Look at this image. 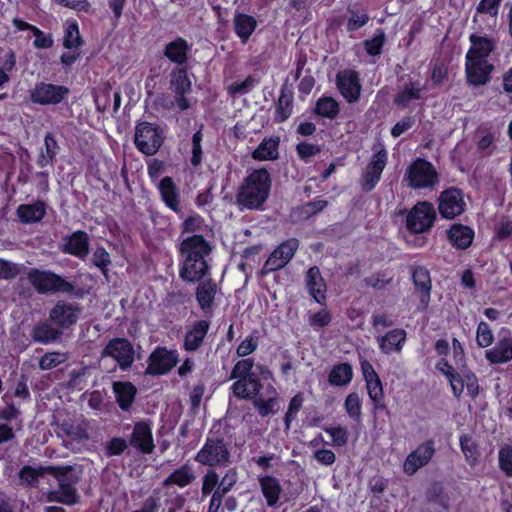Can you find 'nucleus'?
I'll use <instances>...</instances> for the list:
<instances>
[{"label": "nucleus", "instance_id": "1", "mask_svg": "<svg viewBox=\"0 0 512 512\" xmlns=\"http://www.w3.org/2000/svg\"><path fill=\"white\" fill-rule=\"evenodd\" d=\"M211 243L202 234L187 236L177 247L179 277L187 283L200 282L211 275Z\"/></svg>", "mask_w": 512, "mask_h": 512}, {"label": "nucleus", "instance_id": "2", "mask_svg": "<svg viewBox=\"0 0 512 512\" xmlns=\"http://www.w3.org/2000/svg\"><path fill=\"white\" fill-rule=\"evenodd\" d=\"M272 186L271 175L266 168L254 169L239 185L236 204L243 210H263Z\"/></svg>", "mask_w": 512, "mask_h": 512}, {"label": "nucleus", "instance_id": "3", "mask_svg": "<svg viewBox=\"0 0 512 512\" xmlns=\"http://www.w3.org/2000/svg\"><path fill=\"white\" fill-rule=\"evenodd\" d=\"M47 471L48 475H51L57 481L58 488L46 493V501L66 506L78 504L81 496L78 493L77 485L81 480V471L72 465L53 466Z\"/></svg>", "mask_w": 512, "mask_h": 512}, {"label": "nucleus", "instance_id": "4", "mask_svg": "<svg viewBox=\"0 0 512 512\" xmlns=\"http://www.w3.org/2000/svg\"><path fill=\"white\" fill-rule=\"evenodd\" d=\"M254 365L253 358L245 357L234 364L229 378L235 380L231 390L236 398L251 399L262 390L261 379L253 372Z\"/></svg>", "mask_w": 512, "mask_h": 512}, {"label": "nucleus", "instance_id": "5", "mask_svg": "<svg viewBox=\"0 0 512 512\" xmlns=\"http://www.w3.org/2000/svg\"><path fill=\"white\" fill-rule=\"evenodd\" d=\"M194 460L210 468L228 466L231 463V451L224 436L218 433L209 434Z\"/></svg>", "mask_w": 512, "mask_h": 512}, {"label": "nucleus", "instance_id": "6", "mask_svg": "<svg viewBox=\"0 0 512 512\" xmlns=\"http://www.w3.org/2000/svg\"><path fill=\"white\" fill-rule=\"evenodd\" d=\"M27 279L39 294H75V285L52 270L32 268Z\"/></svg>", "mask_w": 512, "mask_h": 512}, {"label": "nucleus", "instance_id": "7", "mask_svg": "<svg viewBox=\"0 0 512 512\" xmlns=\"http://www.w3.org/2000/svg\"><path fill=\"white\" fill-rule=\"evenodd\" d=\"M404 180L413 190L433 189L439 182V174L430 161L417 157L406 168Z\"/></svg>", "mask_w": 512, "mask_h": 512}, {"label": "nucleus", "instance_id": "8", "mask_svg": "<svg viewBox=\"0 0 512 512\" xmlns=\"http://www.w3.org/2000/svg\"><path fill=\"white\" fill-rule=\"evenodd\" d=\"M164 140V131L158 124L147 121L136 124L134 145L140 153L146 156L155 155L162 147Z\"/></svg>", "mask_w": 512, "mask_h": 512}, {"label": "nucleus", "instance_id": "9", "mask_svg": "<svg viewBox=\"0 0 512 512\" xmlns=\"http://www.w3.org/2000/svg\"><path fill=\"white\" fill-rule=\"evenodd\" d=\"M388 162V151L384 145L373 147V155L367 164L360 178V186L362 191H372L381 180L382 172Z\"/></svg>", "mask_w": 512, "mask_h": 512}, {"label": "nucleus", "instance_id": "10", "mask_svg": "<svg viewBox=\"0 0 512 512\" xmlns=\"http://www.w3.org/2000/svg\"><path fill=\"white\" fill-rule=\"evenodd\" d=\"M179 362V353L166 346H156L147 359L145 374L162 376L168 374Z\"/></svg>", "mask_w": 512, "mask_h": 512}, {"label": "nucleus", "instance_id": "11", "mask_svg": "<svg viewBox=\"0 0 512 512\" xmlns=\"http://www.w3.org/2000/svg\"><path fill=\"white\" fill-rule=\"evenodd\" d=\"M70 94V89L64 85L47 82H37L30 91V100L34 104L48 106L62 103Z\"/></svg>", "mask_w": 512, "mask_h": 512}, {"label": "nucleus", "instance_id": "12", "mask_svg": "<svg viewBox=\"0 0 512 512\" xmlns=\"http://www.w3.org/2000/svg\"><path fill=\"white\" fill-rule=\"evenodd\" d=\"M82 308L78 303L57 301L50 309L48 320L60 331L72 328L78 322Z\"/></svg>", "mask_w": 512, "mask_h": 512}, {"label": "nucleus", "instance_id": "13", "mask_svg": "<svg viewBox=\"0 0 512 512\" xmlns=\"http://www.w3.org/2000/svg\"><path fill=\"white\" fill-rule=\"evenodd\" d=\"M435 219L434 206L427 201L418 202L406 217V228L411 233H423L433 226Z\"/></svg>", "mask_w": 512, "mask_h": 512}, {"label": "nucleus", "instance_id": "14", "mask_svg": "<svg viewBox=\"0 0 512 512\" xmlns=\"http://www.w3.org/2000/svg\"><path fill=\"white\" fill-rule=\"evenodd\" d=\"M411 281L414 293L418 296V312H425L431 301L432 280L430 271L423 265L410 266Z\"/></svg>", "mask_w": 512, "mask_h": 512}, {"label": "nucleus", "instance_id": "15", "mask_svg": "<svg viewBox=\"0 0 512 512\" xmlns=\"http://www.w3.org/2000/svg\"><path fill=\"white\" fill-rule=\"evenodd\" d=\"M436 453L435 441L429 438L412 450L402 464V470L407 476H413L417 471L427 466Z\"/></svg>", "mask_w": 512, "mask_h": 512}, {"label": "nucleus", "instance_id": "16", "mask_svg": "<svg viewBox=\"0 0 512 512\" xmlns=\"http://www.w3.org/2000/svg\"><path fill=\"white\" fill-rule=\"evenodd\" d=\"M170 88L174 93L175 106L180 111H186L191 107L186 97L192 92V81L188 75L187 67H175L170 73Z\"/></svg>", "mask_w": 512, "mask_h": 512}, {"label": "nucleus", "instance_id": "17", "mask_svg": "<svg viewBox=\"0 0 512 512\" xmlns=\"http://www.w3.org/2000/svg\"><path fill=\"white\" fill-rule=\"evenodd\" d=\"M299 245L297 238H289L281 242L266 259L263 273L268 274L284 268L293 259Z\"/></svg>", "mask_w": 512, "mask_h": 512}, {"label": "nucleus", "instance_id": "18", "mask_svg": "<svg viewBox=\"0 0 512 512\" xmlns=\"http://www.w3.org/2000/svg\"><path fill=\"white\" fill-rule=\"evenodd\" d=\"M102 357H111L117 361L122 371H127L135 360V350L126 338L111 339L102 350Z\"/></svg>", "mask_w": 512, "mask_h": 512}, {"label": "nucleus", "instance_id": "19", "mask_svg": "<svg viewBox=\"0 0 512 512\" xmlns=\"http://www.w3.org/2000/svg\"><path fill=\"white\" fill-rule=\"evenodd\" d=\"M466 209L463 191L456 187L444 189L438 198V211L444 219H454Z\"/></svg>", "mask_w": 512, "mask_h": 512}, {"label": "nucleus", "instance_id": "20", "mask_svg": "<svg viewBox=\"0 0 512 512\" xmlns=\"http://www.w3.org/2000/svg\"><path fill=\"white\" fill-rule=\"evenodd\" d=\"M452 393L456 399H460L464 388L467 390V395L472 399H476L479 395V381L474 372L465 368L461 372H449L447 377Z\"/></svg>", "mask_w": 512, "mask_h": 512}, {"label": "nucleus", "instance_id": "21", "mask_svg": "<svg viewBox=\"0 0 512 512\" xmlns=\"http://www.w3.org/2000/svg\"><path fill=\"white\" fill-rule=\"evenodd\" d=\"M485 359L491 365L512 361V330L510 328H500L496 344L485 351Z\"/></svg>", "mask_w": 512, "mask_h": 512}, {"label": "nucleus", "instance_id": "22", "mask_svg": "<svg viewBox=\"0 0 512 512\" xmlns=\"http://www.w3.org/2000/svg\"><path fill=\"white\" fill-rule=\"evenodd\" d=\"M336 86L347 103L359 101L362 91L359 73L354 69H345L336 74Z\"/></svg>", "mask_w": 512, "mask_h": 512}, {"label": "nucleus", "instance_id": "23", "mask_svg": "<svg viewBox=\"0 0 512 512\" xmlns=\"http://www.w3.org/2000/svg\"><path fill=\"white\" fill-rule=\"evenodd\" d=\"M128 445L136 451L148 455L155 449L152 425L149 421L141 420L134 424L130 434Z\"/></svg>", "mask_w": 512, "mask_h": 512}, {"label": "nucleus", "instance_id": "24", "mask_svg": "<svg viewBox=\"0 0 512 512\" xmlns=\"http://www.w3.org/2000/svg\"><path fill=\"white\" fill-rule=\"evenodd\" d=\"M59 249L63 254L84 260L90 250L89 234L84 230H76L62 238Z\"/></svg>", "mask_w": 512, "mask_h": 512}, {"label": "nucleus", "instance_id": "25", "mask_svg": "<svg viewBox=\"0 0 512 512\" xmlns=\"http://www.w3.org/2000/svg\"><path fill=\"white\" fill-rule=\"evenodd\" d=\"M494 65L488 60L465 58L467 83L472 86H483L490 82Z\"/></svg>", "mask_w": 512, "mask_h": 512}, {"label": "nucleus", "instance_id": "26", "mask_svg": "<svg viewBox=\"0 0 512 512\" xmlns=\"http://www.w3.org/2000/svg\"><path fill=\"white\" fill-rule=\"evenodd\" d=\"M161 200L167 208L182 216L180 192L174 180L170 176L163 177L157 184Z\"/></svg>", "mask_w": 512, "mask_h": 512}, {"label": "nucleus", "instance_id": "27", "mask_svg": "<svg viewBox=\"0 0 512 512\" xmlns=\"http://www.w3.org/2000/svg\"><path fill=\"white\" fill-rule=\"evenodd\" d=\"M209 328L210 322L208 320L201 319L194 321L184 335L183 349L186 352L197 351L203 345Z\"/></svg>", "mask_w": 512, "mask_h": 512}, {"label": "nucleus", "instance_id": "28", "mask_svg": "<svg viewBox=\"0 0 512 512\" xmlns=\"http://www.w3.org/2000/svg\"><path fill=\"white\" fill-rule=\"evenodd\" d=\"M306 287L310 296L320 305L326 304L327 285L317 266L310 267L305 275Z\"/></svg>", "mask_w": 512, "mask_h": 512}, {"label": "nucleus", "instance_id": "29", "mask_svg": "<svg viewBox=\"0 0 512 512\" xmlns=\"http://www.w3.org/2000/svg\"><path fill=\"white\" fill-rule=\"evenodd\" d=\"M471 47L466 53L465 58L487 60L490 54L496 49V41L487 35L479 36L471 34L469 36Z\"/></svg>", "mask_w": 512, "mask_h": 512}, {"label": "nucleus", "instance_id": "30", "mask_svg": "<svg viewBox=\"0 0 512 512\" xmlns=\"http://www.w3.org/2000/svg\"><path fill=\"white\" fill-rule=\"evenodd\" d=\"M475 232L467 225L454 223L447 231L449 243L458 250L468 249L474 240Z\"/></svg>", "mask_w": 512, "mask_h": 512}, {"label": "nucleus", "instance_id": "31", "mask_svg": "<svg viewBox=\"0 0 512 512\" xmlns=\"http://www.w3.org/2000/svg\"><path fill=\"white\" fill-rule=\"evenodd\" d=\"M190 49L188 41L178 36L165 45L163 54L170 62L177 64V67H185Z\"/></svg>", "mask_w": 512, "mask_h": 512}, {"label": "nucleus", "instance_id": "32", "mask_svg": "<svg viewBox=\"0 0 512 512\" xmlns=\"http://www.w3.org/2000/svg\"><path fill=\"white\" fill-rule=\"evenodd\" d=\"M46 214L47 204L39 199L30 204H20L16 209V215L23 224L39 223Z\"/></svg>", "mask_w": 512, "mask_h": 512}, {"label": "nucleus", "instance_id": "33", "mask_svg": "<svg viewBox=\"0 0 512 512\" xmlns=\"http://www.w3.org/2000/svg\"><path fill=\"white\" fill-rule=\"evenodd\" d=\"M379 349L384 354L400 353L406 343L407 333L402 328H395L378 337Z\"/></svg>", "mask_w": 512, "mask_h": 512}, {"label": "nucleus", "instance_id": "34", "mask_svg": "<svg viewBox=\"0 0 512 512\" xmlns=\"http://www.w3.org/2000/svg\"><path fill=\"white\" fill-rule=\"evenodd\" d=\"M280 137H265L253 150L251 156L256 161H275L279 158Z\"/></svg>", "mask_w": 512, "mask_h": 512}, {"label": "nucleus", "instance_id": "35", "mask_svg": "<svg viewBox=\"0 0 512 512\" xmlns=\"http://www.w3.org/2000/svg\"><path fill=\"white\" fill-rule=\"evenodd\" d=\"M423 87L419 81L409 80L399 89L394 97V104L402 109L407 108L412 101L422 99Z\"/></svg>", "mask_w": 512, "mask_h": 512}, {"label": "nucleus", "instance_id": "36", "mask_svg": "<svg viewBox=\"0 0 512 512\" xmlns=\"http://www.w3.org/2000/svg\"><path fill=\"white\" fill-rule=\"evenodd\" d=\"M258 26L256 18L245 13H236L233 18L234 33L242 44H246Z\"/></svg>", "mask_w": 512, "mask_h": 512}, {"label": "nucleus", "instance_id": "37", "mask_svg": "<svg viewBox=\"0 0 512 512\" xmlns=\"http://www.w3.org/2000/svg\"><path fill=\"white\" fill-rule=\"evenodd\" d=\"M259 485L267 506L277 507L282 493L279 480L275 476L264 475L259 478Z\"/></svg>", "mask_w": 512, "mask_h": 512}, {"label": "nucleus", "instance_id": "38", "mask_svg": "<svg viewBox=\"0 0 512 512\" xmlns=\"http://www.w3.org/2000/svg\"><path fill=\"white\" fill-rule=\"evenodd\" d=\"M217 293V284L210 276L205 277L196 288V300L203 311L211 309Z\"/></svg>", "mask_w": 512, "mask_h": 512}, {"label": "nucleus", "instance_id": "39", "mask_svg": "<svg viewBox=\"0 0 512 512\" xmlns=\"http://www.w3.org/2000/svg\"><path fill=\"white\" fill-rule=\"evenodd\" d=\"M30 336L35 343L49 344L58 341L62 336V331L56 326L53 327L51 322L39 321L33 326Z\"/></svg>", "mask_w": 512, "mask_h": 512}, {"label": "nucleus", "instance_id": "40", "mask_svg": "<svg viewBox=\"0 0 512 512\" xmlns=\"http://www.w3.org/2000/svg\"><path fill=\"white\" fill-rule=\"evenodd\" d=\"M113 392L116 402L122 411H129L135 401L137 389L129 381L113 383Z\"/></svg>", "mask_w": 512, "mask_h": 512}, {"label": "nucleus", "instance_id": "41", "mask_svg": "<svg viewBox=\"0 0 512 512\" xmlns=\"http://www.w3.org/2000/svg\"><path fill=\"white\" fill-rule=\"evenodd\" d=\"M266 392L272 396L264 399L259 392L257 395L250 399L253 401V405L256 408L258 414L263 418L277 413L279 409L276 389L270 384L268 385Z\"/></svg>", "mask_w": 512, "mask_h": 512}, {"label": "nucleus", "instance_id": "42", "mask_svg": "<svg viewBox=\"0 0 512 512\" xmlns=\"http://www.w3.org/2000/svg\"><path fill=\"white\" fill-rule=\"evenodd\" d=\"M353 379V368L348 362L335 364L329 374L328 383L333 387H343L348 385Z\"/></svg>", "mask_w": 512, "mask_h": 512}, {"label": "nucleus", "instance_id": "43", "mask_svg": "<svg viewBox=\"0 0 512 512\" xmlns=\"http://www.w3.org/2000/svg\"><path fill=\"white\" fill-rule=\"evenodd\" d=\"M53 465L39 466L34 468L30 465H24L18 473L19 483L24 487L34 488L39 484V478L48 475V469Z\"/></svg>", "mask_w": 512, "mask_h": 512}, {"label": "nucleus", "instance_id": "44", "mask_svg": "<svg viewBox=\"0 0 512 512\" xmlns=\"http://www.w3.org/2000/svg\"><path fill=\"white\" fill-rule=\"evenodd\" d=\"M194 479L195 475L192 468L185 463L169 474V476L163 481V487L176 485L180 488H184L190 485Z\"/></svg>", "mask_w": 512, "mask_h": 512}, {"label": "nucleus", "instance_id": "45", "mask_svg": "<svg viewBox=\"0 0 512 512\" xmlns=\"http://www.w3.org/2000/svg\"><path fill=\"white\" fill-rule=\"evenodd\" d=\"M293 111V94L281 89L278 100L275 103L274 121L276 123L285 122Z\"/></svg>", "mask_w": 512, "mask_h": 512}, {"label": "nucleus", "instance_id": "46", "mask_svg": "<svg viewBox=\"0 0 512 512\" xmlns=\"http://www.w3.org/2000/svg\"><path fill=\"white\" fill-rule=\"evenodd\" d=\"M59 150V145L51 132H47L44 137V150H41L36 164L40 168H44L48 165H52L53 161L56 158V155Z\"/></svg>", "mask_w": 512, "mask_h": 512}, {"label": "nucleus", "instance_id": "47", "mask_svg": "<svg viewBox=\"0 0 512 512\" xmlns=\"http://www.w3.org/2000/svg\"><path fill=\"white\" fill-rule=\"evenodd\" d=\"M340 112L339 103L331 96L318 98L314 108V114L323 118L335 119Z\"/></svg>", "mask_w": 512, "mask_h": 512}, {"label": "nucleus", "instance_id": "48", "mask_svg": "<svg viewBox=\"0 0 512 512\" xmlns=\"http://www.w3.org/2000/svg\"><path fill=\"white\" fill-rule=\"evenodd\" d=\"M367 393L373 404V411L379 412L387 410L385 403V395L383 391V385L380 378L373 379L366 383Z\"/></svg>", "mask_w": 512, "mask_h": 512}, {"label": "nucleus", "instance_id": "49", "mask_svg": "<svg viewBox=\"0 0 512 512\" xmlns=\"http://www.w3.org/2000/svg\"><path fill=\"white\" fill-rule=\"evenodd\" d=\"M349 18L346 23L347 32H355L364 27L370 20V16L365 9L347 8Z\"/></svg>", "mask_w": 512, "mask_h": 512}, {"label": "nucleus", "instance_id": "50", "mask_svg": "<svg viewBox=\"0 0 512 512\" xmlns=\"http://www.w3.org/2000/svg\"><path fill=\"white\" fill-rule=\"evenodd\" d=\"M386 42V34L382 28H378L371 39L363 41V47L367 55L371 57L380 56Z\"/></svg>", "mask_w": 512, "mask_h": 512}, {"label": "nucleus", "instance_id": "51", "mask_svg": "<svg viewBox=\"0 0 512 512\" xmlns=\"http://www.w3.org/2000/svg\"><path fill=\"white\" fill-rule=\"evenodd\" d=\"M459 440L461 451L467 463L471 466L475 465L480 457L477 443L473 441L472 437L468 434H462Z\"/></svg>", "mask_w": 512, "mask_h": 512}, {"label": "nucleus", "instance_id": "52", "mask_svg": "<svg viewBox=\"0 0 512 512\" xmlns=\"http://www.w3.org/2000/svg\"><path fill=\"white\" fill-rule=\"evenodd\" d=\"M83 44V39L80 35L79 25L77 21L73 20L66 24L63 37V46L66 49L78 48Z\"/></svg>", "mask_w": 512, "mask_h": 512}, {"label": "nucleus", "instance_id": "53", "mask_svg": "<svg viewBox=\"0 0 512 512\" xmlns=\"http://www.w3.org/2000/svg\"><path fill=\"white\" fill-rule=\"evenodd\" d=\"M205 227V220L204 218L194 212L192 214H190L189 216H187L184 221L181 223L180 225V231H181V235H185V234H188V236L190 235H194V234H201L200 232L203 231Z\"/></svg>", "mask_w": 512, "mask_h": 512}, {"label": "nucleus", "instance_id": "54", "mask_svg": "<svg viewBox=\"0 0 512 512\" xmlns=\"http://www.w3.org/2000/svg\"><path fill=\"white\" fill-rule=\"evenodd\" d=\"M92 264L97 267L102 275L108 279L109 267L112 263L110 254L103 246H97L92 254Z\"/></svg>", "mask_w": 512, "mask_h": 512}, {"label": "nucleus", "instance_id": "55", "mask_svg": "<svg viewBox=\"0 0 512 512\" xmlns=\"http://www.w3.org/2000/svg\"><path fill=\"white\" fill-rule=\"evenodd\" d=\"M0 88L10 81V74L16 68V54L9 49L1 58Z\"/></svg>", "mask_w": 512, "mask_h": 512}, {"label": "nucleus", "instance_id": "56", "mask_svg": "<svg viewBox=\"0 0 512 512\" xmlns=\"http://www.w3.org/2000/svg\"><path fill=\"white\" fill-rule=\"evenodd\" d=\"M203 126L201 125L200 128L192 135L191 139V157H190V164L197 168L202 164L203 161V149H202V141H203V133H202Z\"/></svg>", "mask_w": 512, "mask_h": 512}, {"label": "nucleus", "instance_id": "57", "mask_svg": "<svg viewBox=\"0 0 512 512\" xmlns=\"http://www.w3.org/2000/svg\"><path fill=\"white\" fill-rule=\"evenodd\" d=\"M304 403V394L302 392L296 393L289 401L288 409L284 415V424L286 429H289L291 423L296 419L298 412L301 410Z\"/></svg>", "mask_w": 512, "mask_h": 512}, {"label": "nucleus", "instance_id": "58", "mask_svg": "<svg viewBox=\"0 0 512 512\" xmlns=\"http://www.w3.org/2000/svg\"><path fill=\"white\" fill-rule=\"evenodd\" d=\"M495 337L490 325L480 321L476 328V343L480 348H488L494 343Z\"/></svg>", "mask_w": 512, "mask_h": 512}, {"label": "nucleus", "instance_id": "59", "mask_svg": "<svg viewBox=\"0 0 512 512\" xmlns=\"http://www.w3.org/2000/svg\"><path fill=\"white\" fill-rule=\"evenodd\" d=\"M259 345V332L253 330L249 336H247L236 349V354L239 357H246L255 352Z\"/></svg>", "mask_w": 512, "mask_h": 512}, {"label": "nucleus", "instance_id": "60", "mask_svg": "<svg viewBox=\"0 0 512 512\" xmlns=\"http://www.w3.org/2000/svg\"><path fill=\"white\" fill-rule=\"evenodd\" d=\"M498 466L507 477L512 478V445L505 444L499 449Z\"/></svg>", "mask_w": 512, "mask_h": 512}, {"label": "nucleus", "instance_id": "61", "mask_svg": "<svg viewBox=\"0 0 512 512\" xmlns=\"http://www.w3.org/2000/svg\"><path fill=\"white\" fill-rule=\"evenodd\" d=\"M68 359L66 353L54 351L45 353L39 360L41 370H51Z\"/></svg>", "mask_w": 512, "mask_h": 512}, {"label": "nucleus", "instance_id": "62", "mask_svg": "<svg viewBox=\"0 0 512 512\" xmlns=\"http://www.w3.org/2000/svg\"><path fill=\"white\" fill-rule=\"evenodd\" d=\"M345 410L349 417L355 422L361 421V401L356 392L347 395L344 403Z\"/></svg>", "mask_w": 512, "mask_h": 512}, {"label": "nucleus", "instance_id": "63", "mask_svg": "<svg viewBox=\"0 0 512 512\" xmlns=\"http://www.w3.org/2000/svg\"><path fill=\"white\" fill-rule=\"evenodd\" d=\"M128 448V441L122 437L110 438L104 446V454L106 457H114L122 455Z\"/></svg>", "mask_w": 512, "mask_h": 512}, {"label": "nucleus", "instance_id": "64", "mask_svg": "<svg viewBox=\"0 0 512 512\" xmlns=\"http://www.w3.org/2000/svg\"><path fill=\"white\" fill-rule=\"evenodd\" d=\"M219 475L213 469L210 468L202 477L201 494L203 497L209 496L218 487Z\"/></svg>", "mask_w": 512, "mask_h": 512}]
</instances>
